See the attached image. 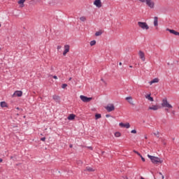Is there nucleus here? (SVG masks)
Returning <instances> with one entry per match:
<instances>
[{"label": "nucleus", "instance_id": "obj_25", "mask_svg": "<svg viewBox=\"0 0 179 179\" xmlns=\"http://www.w3.org/2000/svg\"><path fill=\"white\" fill-rule=\"evenodd\" d=\"M91 47H93V45H96V41H92L90 43Z\"/></svg>", "mask_w": 179, "mask_h": 179}, {"label": "nucleus", "instance_id": "obj_14", "mask_svg": "<svg viewBox=\"0 0 179 179\" xmlns=\"http://www.w3.org/2000/svg\"><path fill=\"white\" fill-rule=\"evenodd\" d=\"M153 23H154L155 27H157V26H159V17H155Z\"/></svg>", "mask_w": 179, "mask_h": 179}, {"label": "nucleus", "instance_id": "obj_28", "mask_svg": "<svg viewBox=\"0 0 179 179\" xmlns=\"http://www.w3.org/2000/svg\"><path fill=\"white\" fill-rule=\"evenodd\" d=\"M68 86V85H66V84H63L62 85V89H65V87H66Z\"/></svg>", "mask_w": 179, "mask_h": 179}, {"label": "nucleus", "instance_id": "obj_2", "mask_svg": "<svg viewBox=\"0 0 179 179\" xmlns=\"http://www.w3.org/2000/svg\"><path fill=\"white\" fill-rule=\"evenodd\" d=\"M138 26L143 30H149V25L146 22H138Z\"/></svg>", "mask_w": 179, "mask_h": 179}, {"label": "nucleus", "instance_id": "obj_40", "mask_svg": "<svg viewBox=\"0 0 179 179\" xmlns=\"http://www.w3.org/2000/svg\"><path fill=\"white\" fill-rule=\"evenodd\" d=\"M159 134V133H157V134H156V133H154V135H158Z\"/></svg>", "mask_w": 179, "mask_h": 179}, {"label": "nucleus", "instance_id": "obj_11", "mask_svg": "<svg viewBox=\"0 0 179 179\" xmlns=\"http://www.w3.org/2000/svg\"><path fill=\"white\" fill-rule=\"evenodd\" d=\"M160 107L157 105H152V106L148 107V110H152L153 111H157Z\"/></svg>", "mask_w": 179, "mask_h": 179}, {"label": "nucleus", "instance_id": "obj_41", "mask_svg": "<svg viewBox=\"0 0 179 179\" xmlns=\"http://www.w3.org/2000/svg\"><path fill=\"white\" fill-rule=\"evenodd\" d=\"M69 80H72V78H70L69 79Z\"/></svg>", "mask_w": 179, "mask_h": 179}, {"label": "nucleus", "instance_id": "obj_39", "mask_svg": "<svg viewBox=\"0 0 179 179\" xmlns=\"http://www.w3.org/2000/svg\"><path fill=\"white\" fill-rule=\"evenodd\" d=\"M119 65H120V66L122 65V62H120V63H119Z\"/></svg>", "mask_w": 179, "mask_h": 179}, {"label": "nucleus", "instance_id": "obj_3", "mask_svg": "<svg viewBox=\"0 0 179 179\" xmlns=\"http://www.w3.org/2000/svg\"><path fill=\"white\" fill-rule=\"evenodd\" d=\"M162 106L164 107L165 108H173V106L169 103L167 99H164L162 100Z\"/></svg>", "mask_w": 179, "mask_h": 179}, {"label": "nucleus", "instance_id": "obj_13", "mask_svg": "<svg viewBox=\"0 0 179 179\" xmlns=\"http://www.w3.org/2000/svg\"><path fill=\"white\" fill-rule=\"evenodd\" d=\"M152 94H147L145 95V97L147 100H148L149 101H154L153 97L151 96Z\"/></svg>", "mask_w": 179, "mask_h": 179}, {"label": "nucleus", "instance_id": "obj_31", "mask_svg": "<svg viewBox=\"0 0 179 179\" xmlns=\"http://www.w3.org/2000/svg\"><path fill=\"white\" fill-rule=\"evenodd\" d=\"M131 134H136V130H135V129L131 130Z\"/></svg>", "mask_w": 179, "mask_h": 179}, {"label": "nucleus", "instance_id": "obj_16", "mask_svg": "<svg viewBox=\"0 0 179 179\" xmlns=\"http://www.w3.org/2000/svg\"><path fill=\"white\" fill-rule=\"evenodd\" d=\"M125 100L129 103V104H134V101H132V96H127L125 98Z\"/></svg>", "mask_w": 179, "mask_h": 179}, {"label": "nucleus", "instance_id": "obj_20", "mask_svg": "<svg viewBox=\"0 0 179 179\" xmlns=\"http://www.w3.org/2000/svg\"><path fill=\"white\" fill-rule=\"evenodd\" d=\"M0 105H1V107H2V108L8 107V103H6V102H5V101H1Z\"/></svg>", "mask_w": 179, "mask_h": 179}, {"label": "nucleus", "instance_id": "obj_36", "mask_svg": "<svg viewBox=\"0 0 179 179\" xmlns=\"http://www.w3.org/2000/svg\"><path fill=\"white\" fill-rule=\"evenodd\" d=\"M106 118H108V117H110V115H106Z\"/></svg>", "mask_w": 179, "mask_h": 179}, {"label": "nucleus", "instance_id": "obj_17", "mask_svg": "<svg viewBox=\"0 0 179 179\" xmlns=\"http://www.w3.org/2000/svg\"><path fill=\"white\" fill-rule=\"evenodd\" d=\"M153 83H159V78H154L152 80L149 82V85H152Z\"/></svg>", "mask_w": 179, "mask_h": 179}, {"label": "nucleus", "instance_id": "obj_21", "mask_svg": "<svg viewBox=\"0 0 179 179\" xmlns=\"http://www.w3.org/2000/svg\"><path fill=\"white\" fill-rule=\"evenodd\" d=\"M103 34V31H96V33H95V36H96V37H99V36H101V35H102Z\"/></svg>", "mask_w": 179, "mask_h": 179}, {"label": "nucleus", "instance_id": "obj_22", "mask_svg": "<svg viewBox=\"0 0 179 179\" xmlns=\"http://www.w3.org/2000/svg\"><path fill=\"white\" fill-rule=\"evenodd\" d=\"M86 170L87 171H94V169L90 166H87Z\"/></svg>", "mask_w": 179, "mask_h": 179}, {"label": "nucleus", "instance_id": "obj_19", "mask_svg": "<svg viewBox=\"0 0 179 179\" xmlns=\"http://www.w3.org/2000/svg\"><path fill=\"white\" fill-rule=\"evenodd\" d=\"M79 20H80V22H86V20H87V18L86 17V16H81L79 17Z\"/></svg>", "mask_w": 179, "mask_h": 179}, {"label": "nucleus", "instance_id": "obj_43", "mask_svg": "<svg viewBox=\"0 0 179 179\" xmlns=\"http://www.w3.org/2000/svg\"><path fill=\"white\" fill-rule=\"evenodd\" d=\"M151 173L153 174V171H151Z\"/></svg>", "mask_w": 179, "mask_h": 179}, {"label": "nucleus", "instance_id": "obj_45", "mask_svg": "<svg viewBox=\"0 0 179 179\" xmlns=\"http://www.w3.org/2000/svg\"><path fill=\"white\" fill-rule=\"evenodd\" d=\"M129 68H132V66H130Z\"/></svg>", "mask_w": 179, "mask_h": 179}, {"label": "nucleus", "instance_id": "obj_42", "mask_svg": "<svg viewBox=\"0 0 179 179\" xmlns=\"http://www.w3.org/2000/svg\"><path fill=\"white\" fill-rule=\"evenodd\" d=\"M145 139H148V137H147V136H145Z\"/></svg>", "mask_w": 179, "mask_h": 179}, {"label": "nucleus", "instance_id": "obj_24", "mask_svg": "<svg viewBox=\"0 0 179 179\" xmlns=\"http://www.w3.org/2000/svg\"><path fill=\"white\" fill-rule=\"evenodd\" d=\"M24 2H26V0H20V1H18V3L20 5H23L24 3Z\"/></svg>", "mask_w": 179, "mask_h": 179}, {"label": "nucleus", "instance_id": "obj_44", "mask_svg": "<svg viewBox=\"0 0 179 179\" xmlns=\"http://www.w3.org/2000/svg\"><path fill=\"white\" fill-rule=\"evenodd\" d=\"M10 159H13V157H10Z\"/></svg>", "mask_w": 179, "mask_h": 179}, {"label": "nucleus", "instance_id": "obj_1", "mask_svg": "<svg viewBox=\"0 0 179 179\" xmlns=\"http://www.w3.org/2000/svg\"><path fill=\"white\" fill-rule=\"evenodd\" d=\"M148 157L151 160L152 163L153 164H159V163L160 164H162V163H163V159L157 157H155V156H152L150 155H148Z\"/></svg>", "mask_w": 179, "mask_h": 179}, {"label": "nucleus", "instance_id": "obj_34", "mask_svg": "<svg viewBox=\"0 0 179 179\" xmlns=\"http://www.w3.org/2000/svg\"><path fill=\"white\" fill-rule=\"evenodd\" d=\"M53 79H58V77H57V76H54Z\"/></svg>", "mask_w": 179, "mask_h": 179}, {"label": "nucleus", "instance_id": "obj_46", "mask_svg": "<svg viewBox=\"0 0 179 179\" xmlns=\"http://www.w3.org/2000/svg\"><path fill=\"white\" fill-rule=\"evenodd\" d=\"M17 110H19V108H17Z\"/></svg>", "mask_w": 179, "mask_h": 179}, {"label": "nucleus", "instance_id": "obj_8", "mask_svg": "<svg viewBox=\"0 0 179 179\" xmlns=\"http://www.w3.org/2000/svg\"><path fill=\"white\" fill-rule=\"evenodd\" d=\"M15 96H17V97H22L23 96V92L22 91H15L14 94H13V97H15Z\"/></svg>", "mask_w": 179, "mask_h": 179}, {"label": "nucleus", "instance_id": "obj_32", "mask_svg": "<svg viewBox=\"0 0 179 179\" xmlns=\"http://www.w3.org/2000/svg\"><path fill=\"white\" fill-rule=\"evenodd\" d=\"M41 141H42L43 142L45 141V137H43L41 138Z\"/></svg>", "mask_w": 179, "mask_h": 179}, {"label": "nucleus", "instance_id": "obj_10", "mask_svg": "<svg viewBox=\"0 0 179 179\" xmlns=\"http://www.w3.org/2000/svg\"><path fill=\"white\" fill-rule=\"evenodd\" d=\"M68 52H69V45H64V50L63 52L64 57H65Z\"/></svg>", "mask_w": 179, "mask_h": 179}, {"label": "nucleus", "instance_id": "obj_15", "mask_svg": "<svg viewBox=\"0 0 179 179\" xmlns=\"http://www.w3.org/2000/svg\"><path fill=\"white\" fill-rule=\"evenodd\" d=\"M52 99H53V100H55V101H56L57 103H59V100H61V98H60L59 96H58V95H53V96H52Z\"/></svg>", "mask_w": 179, "mask_h": 179}, {"label": "nucleus", "instance_id": "obj_5", "mask_svg": "<svg viewBox=\"0 0 179 179\" xmlns=\"http://www.w3.org/2000/svg\"><path fill=\"white\" fill-rule=\"evenodd\" d=\"M105 108L108 113H111V111H114V110H115V106H114V104L110 103L106 106Z\"/></svg>", "mask_w": 179, "mask_h": 179}, {"label": "nucleus", "instance_id": "obj_35", "mask_svg": "<svg viewBox=\"0 0 179 179\" xmlns=\"http://www.w3.org/2000/svg\"><path fill=\"white\" fill-rule=\"evenodd\" d=\"M88 149H90L91 150H93V148H92V147H88Z\"/></svg>", "mask_w": 179, "mask_h": 179}, {"label": "nucleus", "instance_id": "obj_26", "mask_svg": "<svg viewBox=\"0 0 179 179\" xmlns=\"http://www.w3.org/2000/svg\"><path fill=\"white\" fill-rule=\"evenodd\" d=\"M101 117V114H96L95 115V120H99Z\"/></svg>", "mask_w": 179, "mask_h": 179}, {"label": "nucleus", "instance_id": "obj_30", "mask_svg": "<svg viewBox=\"0 0 179 179\" xmlns=\"http://www.w3.org/2000/svg\"><path fill=\"white\" fill-rule=\"evenodd\" d=\"M159 176H161L162 179H164V176H163V173H162L161 172L159 173Z\"/></svg>", "mask_w": 179, "mask_h": 179}, {"label": "nucleus", "instance_id": "obj_37", "mask_svg": "<svg viewBox=\"0 0 179 179\" xmlns=\"http://www.w3.org/2000/svg\"><path fill=\"white\" fill-rule=\"evenodd\" d=\"M73 145H72V144H71V145H69V148H73Z\"/></svg>", "mask_w": 179, "mask_h": 179}, {"label": "nucleus", "instance_id": "obj_23", "mask_svg": "<svg viewBox=\"0 0 179 179\" xmlns=\"http://www.w3.org/2000/svg\"><path fill=\"white\" fill-rule=\"evenodd\" d=\"M115 138H120L121 136V134L119 131L115 133Z\"/></svg>", "mask_w": 179, "mask_h": 179}, {"label": "nucleus", "instance_id": "obj_38", "mask_svg": "<svg viewBox=\"0 0 179 179\" xmlns=\"http://www.w3.org/2000/svg\"><path fill=\"white\" fill-rule=\"evenodd\" d=\"M3 160L0 158V163H2Z\"/></svg>", "mask_w": 179, "mask_h": 179}, {"label": "nucleus", "instance_id": "obj_33", "mask_svg": "<svg viewBox=\"0 0 179 179\" xmlns=\"http://www.w3.org/2000/svg\"><path fill=\"white\" fill-rule=\"evenodd\" d=\"M141 158L142 162H145V158L142 157V155L140 157Z\"/></svg>", "mask_w": 179, "mask_h": 179}, {"label": "nucleus", "instance_id": "obj_47", "mask_svg": "<svg viewBox=\"0 0 179 179\" xmlns=\"http://www.w3.org/2000/svg\"><path fill=\"white\" fill-rule=\"evenodd\" d=\"M0 27H1V24H0Z\"/></svg>", "mask_w": 179, "mask_h": 179}, {"label": "nucleus", "instance_id": "obj_4", "mask_svg": "<svg viewBox=\"0 0 179 179\" xmlns=\"http://www.w3.org/2000/svg\"><path fill=\"white\" fill-rule=\"evenodd\" d=\"M80 100H82V101H83L84 103H89L90 101H92V100H93V98H92V97H87V96H84V95H80Z\"/></svg>", "mask_w": 179, "mask_h": 179}, {"label": "nucleus", "instance_id": "obj_7", "mask_svg": "<svg viewBox=\"0 0 179 179\" xmlns=\"http://www.w3.org/2000/svg\"><path fill=\"white\" fill-rule=\"evenodd\" d=\"M138 56L140 59H141L143 62L146 61V57H145V52H143L142 50L138 52Z\"/></svg>", "mask_w": 179, "mask_h": 179}, {"label": "nucleus", "instance_id": "obj_9", "mask_svg": "<svg viewBox=\"0 0 179 179\" xmlns=\"http://www.w3.org/2000/svg\"><path fill=\"white\" fill-rule=\"evenodd\" d=\"M119 125H120V127H121V128H127V129L129 128H131V124H129V123L124 124V123L121 122L119 124Z\"/></svg>", "mask_w": 179, "mask_h": 179}, {"label": "nucleus", "instance_id": "obj_29", "mask_svg": "<svg viewBox=\"0 0 179 179\" xmlns=\"http://www.w3.org/2000/svg\"><path fill=\"white\" fill-rule=\"evenodd\" d=\"M61 48H62V46L58 45L57 48V51H59V50H61Z\"/></svg>", "mask_w": 179, "mask_h": 179}, {"label": "nucleus", "instance_id": "obj_12", "mask_svg": "<svg viewBox=\"0 0 179 179\" xmlns=\"http://www.w3.org/2000/svg\"><path fill=\"white\" fill-rule=\"evenodd\" d=\"M166 31H169V33L171 34H174L175 36H179V32L174 29H166Z\"/></svg>", "mask_w": 179, "mask_h": 179}, {"label": "nucleus", "instance_id": "obj_18", "mask_svg": "<svg viewBox=\"0 0 179 179\" xmlns=\"http://www.w3.org/2000/svg\"><path fill=\"white\" fill-rule=\"evenodd\" d=\"M75 117H76V115L73 114H70L69 116L68 117V120H69L70 121H72V120H75Z\"/></svg>", "mask_w": 179, "mask_h": 179}, {"label": "nucleus", "instance_id": "obj_27", "mask_svg": "<svg viewBox=\"0 0 179 179\" xmlns=\"http://www.w3.org/2000/svg\"><path fill=\"white\" fill-rule=\"evenodd\" d=\"M134 152L138 155V156H140V157L141 156V153L138 152V151L136 150H134Z\"/></svg>", "mask_w": 179, "mask_h": 179}, {"label": "nucleus", "instance_id": "obj_6", "mask_svg": "<svg viewBox=\"0 0 179 179\" xmlns=\"http://www.w3.org/2000/svg\"><path fill=\"white\" fill-rule=\"evenodd\" d=\"M94 5L99 9L103 6V4L101 3V0H94Z\"/></svg>", "mask_w": 179, "mask_h": 179}]
</instances>
